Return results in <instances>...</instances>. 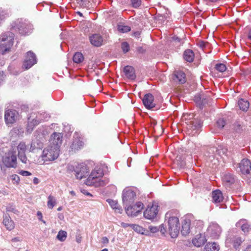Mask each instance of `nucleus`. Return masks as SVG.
I'll list each match as a JSON object with an SVG mask.
<instances>
[{
	"label": "nucleus",
	"mask_w": 251,
	"mask_h": 251,
	"mask_svg": "<svg viewBox=\"0 0 251 251\" xmlns=\"http://www.w3.org/2000/svg\"><path fill=\"white\" fill-rule=\"evenodd\" d=\"M77 168L76 173H75L76 179H81L87 176L88 170L86 166L83 164L78 165Z\"/></svg>",
	"instance_id": "20"
},
{
	"label": "nucleus",
	"mask_w": 251,
	"mask_h": 251,
	"mask_svg": "<svg viewBox=\"0 0 251 251\" xmlns=\"http://www.w3.org/2000/svg\"><path fill=\"white\" fill-rule=\"evenodd\" d=\"M215 68L217 71L221 73L225 72L226 69V65L222 63L217 64L215 65Z\"/></svg>",
	"instance_id": "41"
},
{
	"label": "nucleus",
	"mask_w": 251,
	"mask_h": 251,
	"mask_svg": "<svg viewBox=\"0 0 251 251\" xmlns=\"http://www.w3.org/2000/svg\"><path fill=\"white\" fill-rule=\"evenodd\" d=\"M144 205L141 202H138L134 205L129 204L125 207L126 212L128 216L135 217L141 212Z\"/></svg>",
	"instance_id": "8"
},
{
	"label": "nucleus",
	"mask_w": 251,
	"mask_h": 251,
	"mask_svg": "<svg viewBox=\"0 0 251 251\" xmlns=\"http://www.w3.org/2000/svg\"><path fill=\"white\" fill-rule=\"evenodd\" d=\"M143 102L144 106L148 109H151L155 106L154 97L151 94H147L144 96Z\"/></svg>",
	"instance_id": "21"
},
{
	"label": "nucleus",
	"mask_w": 251,
	"mask_h": 251,
	"mask_svg": "<svg viewBox=\"0 0 251 251\" xmlns=\"http://www.w3.org/2000/svg\"><path fill=\"white\" fill-rule=\"evenodd\" d=\"M6 210L7 211L12 212L14 213H15L17 211L16 209H15V207L12 205L7 206L6 208Z\"/></svg>",
	"instance_id": "52"
},
{
	"label": "nucleus",
	"mask_w": 251,
	"mask_h": 251,
	"mask_svg": "<svg viewBox=\"0 0 251 251\" xmlns=\"http://www.w3.org/2000/svg\"><path fill=\"white\" fill-rule=\"evenodd\" d=\"M18 117V113L15 110L8 109L5 111L4 119L6 124H13L16 121Z\"/></svg>",
	"instance_id": "15"
},
{
	"label": "nucleus",
	"mask_w": 251,
	"mask_h": 251,
	"mask_svg": "<svg viewBox=\"0 0 251 251\" xmlns=\"http://www.w3.org/2000/svg\"><path fill=\"white\" fill-rule=\"evenodd\" d=\"M118 29L121 32L125 33L129 31L131 29L130 27L128 25H118Z\"/></svg>",
	"instance_id": "40"
},
{
	"label": "nucleus",
	"mask_w": 251,
	"mask_h": 251,
	"mask_svg": "<svg viewBox=\"0 0 251 251\" xmlns=\"http://www.w3.org/2000/svg\"><path fill=\"white\" fill-rule=\"evenodd\" d=\"M158 207L156 203H153L151 206L148 205L144 212L145 218L150 220L154 219L158 213Z\"/></svg>",
	"instance_id": "13"
},
{
	"label": "nucleus",
	"mask_w": 251,
	"mask_h": 251,
	"mask_svg": "<svg viewBox=\"0 0 251 251\" xmlns=\"http://www.w3.org/2000/svg\"><path fill=\"white\" fill-rule=\"evenodd\" d=\"M138 51L140 53H144L145 51V50H144L142 47H139L138 48Z\"/></svg>",
	"instance_id": "61"
},
{
	"label": "nucleus",
	"mask_w": 251,
	"mask_h": 251,
	"mask_svg": "<svg viewBox=\"0 0 251 251\" xmlns=\"http://www.w3.org/2000/svg\"><path fill=\"white\" fill-rule=\"evenodd\" d=\"M62 143V135L60 133H53L50 137L48 146L59 150Z\"/></svg>",
	"instance_id": "10"
},
{
	"label": "nucleus",
	"mask_w": 251,
	"mask_h": 251,
	"mask_svg": "<svg viewBox=\"0 0 251 251\" xmlns=\"http://www.w3.org/2000/svg\"><path fill=\"white\" fill-rule=\"evenodd\" d=\"M244 251H251V245H248Z\"/></svg>",
	"instance_id": "60"
},
{
	"label": "nucleus",
	"mask_w": 251,
	"mask_h": 251,
	"mask_svg": "<svg viewBox=\"0 0 251 251\" xmlns=\"http://www.w3.org/2000/svg\"><path fill=\"white\" fill-rule=\"evenodd\" d=\"M8 16V15L6 11L0 8V25Z\"/></svg>",
	"instance_id": "44"
},
{
	"label": "nucleus",
	"mask_w": 251,
	"mask_h": 251,
	"mask_svg": "<svg viewBox=\"0 0 251 251\" xmlns=\"http://www.w3.org/2000/svg\"><path fill=\"white\" fill-rule=\"evenodd\" d=\"M39 179L37 177H34L33 179V183L35 184H37L39 183Z\"/></svg>",
	"instance_id": "62"
},
{
	"label": "nucleus",
	"mask_w": 251,
	"mask_h": 251,
	"mask_svg": "<svg viewBox=\"0 0 251 251\" xmlns=\"http://www.w3.org/2000/svg\"><path fill=\"white\" fill-rule=\"evenodd\" d=\"M149 229L152 233H156L159 231V226L158 227V226H149Z\"/></svg>",
	"instance_id": "50"
},
{
	"label": "nucleus",
	"mask_w": 251,
	"mask_h": 251,
	"mask_svg": "<svg viewBox=\"0 0 251 251\" xmlns=\"http://www.w3.org/2000/svg\"><path fill=\"white\" fill-rule=\"evenodd\" d=\"M11 30L18 31L20 34L25 35L30 32L31 25L25 20L18 19L11 24Z\"/></svg>",
	"instance_id": "4"
},
{
	"label": "nucleus",
	"mask_w": 251,
	"mask_h": 251,
	"mask_svg": "<svg viewBox=\"0 0 251 251\" xmlns=\"http://www.w3.org/2000/svg\"><path fill=\"white\" fill-rule=\"evenodd\" d=\"M40 122V120L39 118L37 119V117L36 118H33L31 119L30 118H28V123L27 125L26 129L27 132L31 133L33 130L34 127L38 125Z\"/></svg>",
	"instance_id": "28"
},
{
	"label": "nucleus",
	"mask_w": 251,
	"mask_h": 251,
	"mask_svg": "<svg viewBox=\"0 0 251 251\" xmlns=\"http://www.w3.org/2000/svg\"><path fill=\"white\" fill-rule=\"evenodd\" d=\"M126 76L128 79L133 80L136 77L134 69L130 66H126L124 69Z\"/></svg>",
	"instance_id": "27"
},
{
	"label": "nucleus",
	"mask_w": 251,
	"mask_h": 251,
	"mask_svg": "<svg viewBox=\"0 0 251 251\" xmlns=\"http://www.w3.org/2000/svg\"><path fill=\"white\" fill-rule=\"evenodd\" d=\"M203 94H197L194 97V101L200 106Z\"/></svg>",
	"instance_id": "45"
},
{
	"label": "nucleus",
	"mask_w": 251,
	"mask_h": 251,
	"mask_svg": "<svg viewBox=\"0 0 251 251\" xmlns=\"http://www.w3.org/2000/svg\"><path fill=\"white\" fill-rule=\"evenodd\" d=\"M238 104L240 110L243 111L247 112L249 108V102L247 100L243 99L239 100Z\"/></svg>",
	"instance_id": "32"
},
{
	"label": "nucleus",
	"mask_w": 251,
	"mask_h": 251,
	"mask_svg": "<svg viewBox=\"0 0 251 251\" xmlns=\"http://www.w3.org/2000/svg\"><path fill=\"white\" fill-rule=\"evenodd\" d=\"M103 176V172L100 168L96 167L91 172L86 181V184L89 186L94 185L95 187H100L105 184L104 182L101 180Z\"/></svg>",
	"instance_id": "1"
},
{
	"label": "nucleus",
	"mask_w": 251,
	"mask_h": 251,
	"mask_svg": "<svg viewBox=\"0 0 251 251\" xmlns=\"http://www.w3.org/2000/svg\"><path fill=\"white\" fill-rule=\"evenodd\" d=\"M245 241L244 237H238L236 238V245L240 246Z\"/></svg>",
	"instance_id": "51"
},
{
	"label": "nucleus",
	"mask_w": 251,
	"mask_h": 251,
	"mask_svg": "<svg viewBox=\"0 0 251 251\" xmlns=\"http://www.w3.org/2000/svg\"><path fill=\"white\" fill-rule=\"evenodd\" d=\"M219 249V245L216 243H208L205 245L203 251H218Z\"/></svg>",
	"instance_id": "35"
},
{
	"label": "nucleus",
	"mask_w": 251,
	"mask_h": 251,
	"mask_svg": "<svg viewBox=\"0 0 251 251\" xmlns=\"http://www.w3.org/2000/svg\"><path fill=\"white\" fill-rule=\"evenodd\" d=\"M37 62L35 54L32 51L27 52L23 64V67L25 69H28Z\"/></svg>",
	"instance_id": "12"
},
{
	"label": "nucleus",
	"mask_w": 251,
	"mask_h": 251,
	"mask_svg": "<svg viewBox=\"0 0 251 251\" xmlns=\"http://www.w3.org/2000/svg\"><path fill=\"white\" fill-rule=\"evenodd\" d=\"M11 241L12 242H20V241H21V239L19 237H15V238H13L11 240Z\"/></svg>",
	"instance_id": "59"
},
{
	"label": "nucleus",
	"mask_w": 251,
	"mask_h": 251,
	"mask_svg": "<svg viewBox=\"0 0 251 251\" xmlns=\"http://www.w3.org/2000/svg\"><path fill=\"white\" fill-rule=\"evenodd\" d=\"M191 222L190 220H185L182 223L181 233L183 235H188L190 231Z\"/></svg>",
	"instance_id": "31"
},
{
	"label": "nucleus",
	"mask_w": 251,
	"mask_h": 251,
	"mask_svg": "<svg viewBox=\"0 0 251 251\" xmlns=\"http://www.w3.org/2000/svg\"><path fill=\"white\" fill-rule=\"evenodd\" d=\"M83 146V142L79 138L77 137L73 140L71 147L73 150L75 151L80 149Z\"/></svg>",
	"instance_id": "33"
},
{
	"label": "nucleus",
	"mask_w": 251,
	"mask_h": 251,
	"mask_svg": "<svg viewBox=\"0 0 251 251\" xmlns=\"http://www.w3.org/2000/svg\"><path fill=\"white\" fill-rule=\"evenodd\" d=\"M56 204V200L52 196L50 195L48 197V206L49 208L52 209L53 206Z\"/></svg>",
	"instance_id": "37"
},
{
	"label": "nucleus",
	"mask_w": 251,
	"mask_h": 251,
	"mask_svg": "<svg viewBox=\"0 0 251 251\" xmlns=\"http://www.w3.org/2000/svg\"><path fill=\"white\" fill-rule=\"evenodd\" d=\"M227 151V150L226 148H223L221 146H218V148L213 147L210 148L209 151L210 153H212V154L209 155L208 160L212 162V158H213V164L216 165L219 162L218 157H222L223 155L228 156V154H226Z\"/></svg>",
	"instance_id": "7"
},
{
	"label": "nucleus",
	"mask_w": 251,
	"mask_h": 251,
	"mask_svg": "<svg viewBox=\"0 0 251 251\" xmlns=\"http://www.w3.org/2000/svg\"><path fill=\"white\" fill-rule=\"evenodd\" d=\"M172 39H173V41L175 42L179 43V42H180V41H181V39L177 37H173Z\"/></svg>",
	"instance_id": "58"
},
{
	"label": "nucleus",
	"mask_w": 251,
	"mask_h": 251,
	"mask_svg": "<svg viewBox=\"0 0 251 251\" xmlns=\"http://www.w3.org/2000/svg\"><path fill=\"white\" fill-rule=\"evenodd\" d=\"M236 226H240L242 231L245 234L251 231V226L250 223L245 219L240 220L236 223Z\"/></svg>",
	"instance_id": "22"
},
{
	"label": "nucleus",
	"mask_w": 251,
	"mask_h": 251,
	"mask_svg": "<svg viewBox=\"0 0 251 251\" xmlns=\"http://www.w3.org/2000/svg\"><path fill=\"white\" fill-rule=\"evenodd\" d=\"M132 7L134 8L139 7L141 4V0H131Z\"/></svg>",
	"instance_id": "47"
},
{
	"label": "nucleus",
	"mask_w": 251,
	"mask_h": 251,
	"mask_svg": "<svg viewBox=\"0 0 251 251\" xmlns=\"http://www.w3.org/2000/svg\"><path fill=\"white\" fill-rule=\"evenodd\" d=\"M14 37V34L11 32L2 35L0 40V54H3L9 50L13 45Z\"/></svg>",
	"instance_id": "5"
},
{
	"label": "nucleus",
	"mask_w": 251,
	"mask_h": 251,
	"mask_svg": "<svg viewBox=\"0 0 251 251\" xmlns=\"http://www.w3.org/2000/svg\"><path fill=\"white\" fill-rule=\"evenodd\" d=\"M231 120L228 117L219 118L216 122V126L219 129H222L224 126L230 127Z\"/></svg>",
	"instance_id": "23"
},
{
	"label": "nucleus",
	"mask_w": 251,
	"mask_h": 251,
	"mask_svg": "<svg viewBox=\"0 0 251 251\" xmlns=\"http://www.w3.org/2000/svg\"><path fill=\"white\" fill-rule=\"evenodd\" d=\"M210 100V99L209 98H208L203 95L200 105V108H202L203 106L205 105L206 104H208Z\"/></svg>",
	"instance_id": "42"
},
{
	"label": "nucleus",
	"mask_w": 251,
	"mask_h": 251,
	"mask_svg": "<svg viewBox=\"0 0 251 251\" xmlns=\"http://www.w3.org/2000/svg\"><path fill=\"white\" fill-rule=\"evenodd\" d=\"M205 44L204 42H200L199 43V46L200 47H201V48H203L205 47Z\"/></svg>",
	"instance_id": "64"
},
{
	"label": "nucleus",
	"mask_w": 251,
	"mask_h": 251,
	"mask_svg": "<svg viewBox=\"0 0 251 251\" xmlns=\"http://www.w3.org/2000/svg\"><path fill=\"white\" fill-rule=\"evenodd\" d=\"M171 213L166 214L165 218L168 219V232L173 238H176L179 232V222L178 218L176 216H171Z\"/></svg>",
	"instance_id": "2"
},
{
	"label": "nucleus",
	"mask_w": 251,
	"mask_h": 251,
	"mask_svg": "<svg viewBox=\"0 0 251 251\" xmlns=\"http://www.w3.org/2000/svg\"><path fill=\"white\" fill-rule=\"evenodd\" d=\"M19 159L24 164H26L28 161L25 154L26 146L24 142H20L17 147Z\"/></svg>",
	"instance_id": "14"
},
{
	"label": "nucleus",
	"mask_w": 251,
	"mask_h": 251,
	"mask_svg": "<svg viewBox=\"0 0 251 251\" xmlns=\"http://www.w3.org/2000/svg\"><path fill=\"white\" fill-rule=\"evenodd\" d=\"M183 58L187 62H192L194 59V53L191 50H187L183 53Z\"/></svg>",
	"instance_id": "34"
},
{
	"label": "nucleus",
	"mask_w": 251,
	"mask_h": 251,
	"mask_svg": "<svg viewBox=\"0 0 251 251\" xmlns=\"http://www.w3.org/2000/svg\"><path fill=\"white\" fill-rule=\"evenodd\" d=\"M191 115H187L188 118L186 119V128L189 130H191L190 133L194 135L197 133L198 130L201 127L202 122L201 120L196 118H191ZM192 116L193 115H192Z\"/></svg>",
	"instance_id": "6"
},
{
	"label": "nucleus",
	"mask_w": 251,
	"mask_h": 251,
	"mask_svg": "<svg viewBox=\"0 0 251 251\" xmlns=\"http://www.w3.org/2000/svg\"><path fill=\"white\" fill-rule=\"evenodd\" d=\"M19 174L23 176H28L31 175V174L30 172L24 170L20 171Z\"/></svg>",
	"instance_id": "53"
},
{
	"label": "nucleus",
	"mask_w": 251,
	"mask_h": 251,
	"mask_svg": "<svg viewBox=\"0 0 251 251\" xmlns=\"http://www.w3.org/2000/svg\"><path fill=\"white\" fill-rule=\"evenodd\" d=\"M37 216H38V219H39L40 220H41V221H43L44 223H45V221H44L42 220V213H41V212H40V211H38V212H37Z\"/></svg>",
	"instance_id": "57"
},
{
	"label": "nucleus",
	"mask_w": 251,
	"mask_h": 251,
	"mask_svg": "<svg viewBox=\"0 0 251 251\" xmlns=\"http://www.w3.org/2000/svg\"><path fill=\"white\" fill-rule=\"evenodd\" d=\"M208 234L213 238H218L221 233V228L216 223H212L208 227L207 230Z\"/></svg>",
	"instance_id": "16"
},
{
	"label": "nucleus",
	"mask_w": 251,
	"mask_h": 251,
	"mask_svg": "<svg viewBox=\"0 0 251 251\" xmlns=\"http://www.w3.org/2000/svg\"><path fill=\"white\" fill-rule=\"evenodd\" d=\"M122 198L124 204L127 206L134 202L136 198V193L131 189L126 188L123 192Z\"/></svg>",
	"instance_id": "9"
},
{
	"label": "nucleus",
	"mask_w": 251,
	"mask_h": 251,
	"mask_svg": "<svg viewBox=\"0 0 251 251\" xmlns=\"http://www.w3.org/2000/svg\"><path fill=\"white\" fill-rule=\"evenodd\" d=\"M235 179L232 175L227 174L223 177V182L224 186L227 190H230L234 186Z\"/></svg>",
	"instance_id": "17"
},
{
	"label": "nucleus",
	"mask_w": 251,
	"mask_h": 251,
	"mask_svg": "<svg viewBox=\"0 0 251 251\" xmlns=\"http://www.w3.org/2000/svg\"><path fill=\"white\" fill-rule=\"evenodd\" d=\"M101 240H102V242L103 244H107L109 242V240L106 237H103L102 238Z\"/></svg>",
	"instance_id": "56"
},
{
	"label": "nucleus",
	"mask_w": 251,
	"mask_h": 251,
	"mask_svg": "<svg viewBox=\"0 0 251 251\" xmlns=\"http://www.w3.org/2000/svg\"><path fill=\"white\" fill-rule=\"evenodd\" d=\"M114 209L116 212L119 213H122L123 211L121 207L119 205Z\"/></svg>",
	"instance_id": "55"
},
{
	"label": "nucleus",
	"mask_w": 251,
	"mask_h": 251,
	"mask_svg": "<svg viewBox=\"0 0 251 251\" xmlns=\"http://www.w3.org/2000/svg\"><path fill=\"white\" fill-rule=\"evenodd\" d=\"M67 232L63 230H60L59 231L57 235V238L59 241L62 242L66 240L67 237Z\"/></svg>",
	"instance_id": "38"
},
{
	"label": "nucleus",
	"mask_w": 251,
	"mask_h": 251,
	"mask_svg": "<svg viewBox=\"0 0 251 251\" xmlns=\"http://www.w3.org/2000/svg\"><path fill=\"white\" fill-rule=\"evenodd\" d=\"M43 148V143L41 140L38 139H35L32 140L29 151L30 152H35L36 150H40Z\"/></svg>",
	"instance_id": "26"
},
{
	"label": "nucleus",
	"mask_w": 251,
	"mask_h": 251,
	"mask_svg": "<svg viewBox=\"0 0 251 251\" xmlns=\"http://www.w3.org/2000/svg\"><path fill=\"white\" fill-rule=\"evenodd\" d=\"M131 226L132 227V229L137 233H141L142 234H144L145 229L142 226L139 225L133 224L131 225Z\"/></svg>",
	"instance_id": "39"
},
{
	"label": "nucleus",
	"mask_w": 251,
	"mask_h": 251,
	"mask_svg": "<svg viewBox=\"0 0 251 251\" xmlns=\"http://www.w3.org/2000/svg\"><path fill=\"white\" fill-rule=\"evenodd\" d=\"M121 48L123 52L126 53L129 50V46L127 42H123L121 44Z\"/></svg>",
	"instance_id": "46"
},
{
	"label": "nucleus",
	"mask_w": 251,
	"mask_h": 251,
	"mask_svg": "<svg viewBox=\"0 0 251 251\" xmlns=\"http://www.w3.org/2000/svg\"><path fill=\"white\" fill-rule=\"evenodd\" d=\"M11 178L13 184H18L20 181V177L17 175H13L11 176Z\"/></svg>",
	"instance_id": "49"
},
{
	"label": "nucleus",
	"mask_w": 251,
	"mask_h": 251,
	"mask_svg": "<svg viewBox=\"0 0 251 251\" xmlns=\"http://www.w3.org/2000/svg\"><path fill=\"white\" fill-rule=\"evenodd\" d=\"M107 201L110 204L111 207L114 209L118 205V204L116 201H113L111 199H108Z\"/></svg>",
	"instance_id": "48"
},
{
	"label": "nucleus",
	"mask_w": 251,
	"mask_h": 251,
	"mask_svg": "<svg viewBox=\"0 0 251 251\" xmlns=\"http://www.w3.org/2000/svg\"><path fill=\"white\" fill-rule=\"evenodd\" d=\"M91 44L97 47H100L103 44V37L100 34H93L89 36Z\"/></svg>",
	"instance_id": "19"
},
{
	"label": "nucleus",
	"mask_w": 251,
	"mask_h": 251,
	"mask_svg": "<svg viewBox=\"0 0 251 251\" xmlns=\"http://www.w3.org/2000/svg\"><path fill=\"white\" fill-rule=\"evenodd\" d=\"M121 225H122V226H123L124 227H126L128 226H131V225H129V224H126V223H122L121 224Z\"/></svg>",
	"instance_id": "63"
},
{
	"label": "nucleus",
	"mask_w": 251,
	"mask_h": 251,
	"mask_svg": "<svg viewBox=\"0 0 251 251\" xmlns=\"http://www.w3.org/2000/svg\"><path fill=\"white\" fill-rule=\"evenodd\" d=\"M2 162L7 167L15 168L17 166V157L12 152H8L3 157Z\"/></svg>",
	"instance_id": "11"
},
{
	"label": "nucleus",
	"mask_w": 251,
	"mask_h": 251,
	"mask_svg": "<svg viewBox=\"0 0 251 251\" xmlns=\"http://www.w3.org/2000/svg\"><path fill=\"white\" fill-rule=\"evenodd\" d=\"M211 197L212 198V201L215 203L222 202L224 199L223 193L218 189L213 191L212 192Z\"/></svg>",
	"instance_id": "25"
},
{
	"label": "nucleus",
	"mask_w": 251,
	"mask_h": 251,
	"mask_svg": "<svg viewBox=\"0 0 251 251\" xmlns=\"http://www.w3.org/2000/svg\"><path fill=\"white\" fill-rule=\"evenodd\" d=\"M240 171L243 174H249L251 171V163L248 159H243L239 164Z\"/></svg>",
	"instance_id": "18"
},
{
	"label": "nucleus",
	"mask_w": 251,
	"mask_h": 251,
	"mask_svg": "<svg viewBox=\"0 0 251 251\" xmlns=\"http://www.w3.org/2000/svg\"><path fill=\"white\" fill-rule=\"evenodd\" d=\"M173 79L176 82L183 84L186 81L185 74L181 71H176L174 73Z\"/></svg>",
	"instance_id": "24"
},
{
	"label": "nucleus",
	"mask_w": 251,
	"mask_h": 251,
	"mask_svg": "<svg viewBox=\"0 0 251 251\" xmlns=\"http://www.w3.org/2000/svg\"><path fill=\"white\" fill-rule=\"evenodd\" d=\"M84 60L83 54L80 52H76L73 56V61L76 63H80Z\"/></svg>",
	"instance_id": "36"
},
{
	"label": "nucleus",
	"mask_w": 251,
	"mask_h": 251,
	"mask_svg": "<svg viewBox=\"0 0 251 251\" xmlns=\"http://www.w3.org/2000/svg\"><path fill=\"white\" fill-rule=\"evenodd\" d=\"M159 231H160L161 234L162 235H164L165 233L166 232V230L165 229V227H164L163 225H160L159 226Z\"/></svg>",
	"instance_id": "54"
},
{
	"label": "nucleus",
	"mask_w": 251,
	"mask_h": 251,
	"mask_svg": "<svg viewBox=\"0 0 251 251\" xmlns=\"http://www.w3.org/2000/svg\"><path fill=\"white\" fill-rule=\"evenodd\" d=\"M59 150L51 146H48L43 151L41 155V160H39V163L42 164L45 162L55 160L59 156Z\"/></svg>",
	"instance_id": "3"
},
{
	"label": "nucleus",
	"mask_w": 251,
	"mask_h": 251,
	"mask_svg": "<svg viewBox=\"0 0 251 251\" xmlns=\"http://www.w3.org/2000/svg\"><path fill=\"white\" fill-rule=\"evenodd\" d=\"M206 241V239L205 237L200 234L196 235L195 238L193 239L192 243L195 246L200 247L202 246Z\"/></svg>",
	"instance_id": "30"
},
{
	"label": "nucleus",
	"mask_w": 251,
	"mask_h": 251,
	"mask_svg": "<svg viewBox=\"0 0 251 251\" xmlns=\"http://www.w3.org/2000/svg\"><path fill=\"white\" fill-rule=\"evenodd\" d=\"M77 169V166L75 167L72 165L68 164L67 167V172L69 174L74 173V174L75 175V173H76Z\"/></svg>",
	"instance_id": "43"
},
{
	"label": "nucleus",
	"mask_w": 251,
	"mask_h": 251,
	"mask_svg": "<svg viewBox=\"0 0 251 251\" xmlns=\"http://www.w3.org/2000/svg\"><path fill=\"white\" fill-rule=\"evenodd\" d=\"M3 224L8 230L14 229L15 225L14 222L8 215H5L3 217Z\"/></svg>",
	"instance_id": "29"
}]
</instances>
